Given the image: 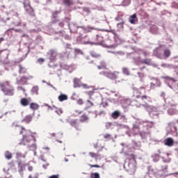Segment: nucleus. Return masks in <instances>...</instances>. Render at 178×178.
Listing matches in <instances>:
<instances>
[{
	"mask_svg": "<svg viewBox=\"0 0 178 178\" xmlns=\"http://www.w3.org/2000/svg\"><path fill=\"white\" fill-rule=\"evenodd\" d=\"M17 127L19 129V134L22 136L19 145H26L29 148L37 149V145H35V142L37 141L35 138L37 132H33L31 130L27 129L22 125H18Z\"/></svg>",
	"mask_w": 178,
	"mask_h": 178,
	"instance_id": "nucleus-1",
	"label": "nucleus"
},
{
	"mask_svg": "<svg viewBox=\"0 0 178 178\" xmlns=\"http://www.w3.org/2000/svg\"><path fill=\"white\" fill-rule=\"evenodd\" d=\"M150 99L151 97H148L147 95H143L140 97V102L137 100L134 101V105H135L136 108H141V106H144V108H146L147 111H149L150 112L156 111V107L148 105L147 102H149Z\"/></svg>",
	"mask_w": 178,
	"mask_h": 178,
	"instance_id": "nucleus-2",
	"label": "nucleus"
},
{
	"mask_svg": "<svg viewBox=\"0 0 178 178\" xmlns=\"http://www.w3.org/2000/svg\"><path fill=\"white\" fill-rule=\"evenodd\" d=\"M0 88L4 95L12 97L15 95V88L10 84V81H6L0 83Z\"/></svg>",
	"mask_w": 178,
	"mask_h": 178,
	"instance_id": "nucleus-3",
	"label": "nucleus"
},
{
	"mask_svg": "<svg viewBox=\"0 0 178 178\" xmlns=\"http://www.w3.org/2000/svg\"><path fill=\"white\" fill-rule=\"evenodd\" d=\"M147 90V88L145 86H140L139 88H134L133 91V97L134 98H136L139 99V98H141V95H143V91L144 94H145Z\"/></svg>",
	"mask_w": 178,
	"mask_h": 178,
	"instance_id": "nucleus-4",
	"label": "nucleus"
},
{
	"mask_svg": "<svg viewBox=\"0 0 178 178\" xmlns=\"http://www.w3.org/2000/svg\"><path fill=\"white\" fill-rule=\"evenodd\" d=\"M83 44H102L104 42V37L97 35L95 39L93 41L86 40V38L83 39Z\"/></svg>",
	"mask_w": 178,
	"mask_h": 178,
	"instance_id": "nucleus-5",
	"label": "nucleus"
},
{
	"mask_svg": "<svg viewBox=\"0 0 178 178\" xmlns=\"http://www.w3.org/2000/svg\"><path fill=\"white\" fill-rule=\"evenodd\" d=\"M9 58V52L6 50L0 51V60L3 63H8V58Z\"/></svg>",
	"mask_w": 178,
	"mask_h": 178,
	"instance_id": "nucleus-6",
	"label": "nucleus"
},
{
	"mask_svg": "<svg viewBox=\"0 0 178 178\" xmlns=\"http://www.w3.org/2000/svg\"><path fill=\"white\" fill-rule=\"evenodd\" d=\"M47 55L49 56L50 62H55L56 60V56H58V52L55 49H50Z\"/></svg>",
	"mask_w": 178,
	"mask_h": 178,
	"instance_id": "nucleus-7",
	"label": "nucleus"
},
{
	"mask_svg": "<svg viewBox=\"0 0 178 178\" xmlns=\"http://www.w3.org/2000/svg\"><path fill=\"white\" fill-rule=\"evenodd\" d=\"M24 8L26 12H27L31 16H32L33 17H35L34 9L33 8V7H31L30 3H29L27 5H26V3H24Z\"/></svg>",
	"mask_w": 178,
	"mask_h": 178,
	"instance_id": "nucleus-8",
	"label": "nucleus"
},
{
	"mask_svg": "<svg viewBox=\"0 0 178 178\" xmlns=\"http://www.w3.org/2000/svg\"><path fill=\"white\" fill-rule=\"evenodd\" d=\"M153 55L158 58L159 59H163V54H162V49L161 47H157L154 49Z\"/></svg>",
	"mask_w": 178,
	"mask_h": 178,
	"instance_id": "nucleus-9",
	"label": "nucleus"
},
{
	"mask_svg": "<svg viewBox=\"0 0 178 178\" xmlns=\"http://www.w3.org/2000/svg\"><path fill=\"white\" fill-rule=\"evenodd\" d=\"M106 76L108 79H111V80H116L119 77V72H107Z\"/></svg>",
	"mask_w": 178,
	"mask_h": 178,
	"instance_id": "nucleus-10",
	"label": "nucleus"
},
{
	"mask_svg": "<svg viewBox=\"0 0 178 178\" xmlns=\"http://www.w3.org/2000/svg\"><path fill=\"white\" fill-rule=\"evenodd\" d=\"M155 87H161V81L158 79H153L150 83V89L154 90Z\"/></svg>",
	"mask_w": 178,
	"mask_h": 178,
	"instance_id": "nucleus-11",
	"label": "nucleus"
},
{
	"mask_svg": "<svg viewBox=\"0 0 178 178\" xmlns=\"http://www.w3.org/2000/svg\"><path fill=\"white\" fill-rule=\"evenodd\" d=\"M31 79H33V76L31 75L22 76L19 81H18V84H26L27 80H31Z\"/></svg>",
	"mask_w": 178,
	"mask_h": 178,
	"instance_id": "nucleus-12",
	"label": "nucleus"
},
{
	"mask_svg": "<svg viewBox=\"0 0 178 178\" xmlns=\"http://www.w3.org/2000/svg\"><path fill=\"white\" fill-rule=\"evenodd\" d=\"M31 102V98H22L20 100V104L22 106H29V105H30Z\"/></svg>",
	"mask_w": 178,
	"mask_h": 178,
	"instance_id": "nucleus-13",
	"label": "nucleus"
},
{
	"mask_svg": "<svg viewBox=\"0 0 178 178\" xmlns=\"http://www.w3.org/2000/svg\"><path fill=\"white\" fill-rule=\"evenodd\" d=\"M129 22L131 24H136L138 22V18H137V14H134L131 15L129 18Z\"/></svg>",
	"mask_w": 178,
	"mask_h": 178,
	"instance_id": "nucleus-14",
	"label": "nucleus"
},
{
	"mask_svg": "<svg viewBox=\"0 0 178 178\" xmlns=\"http://www.w3.org/2000/svg\"><path fill=\"white\" fill-rule=\"evenodd\" d=\"M173 144H175L173 138H168L167 139L165 140V145H167L168 147H172Z\"/></svg>",
	"mask_w": 178,
	"mask_h": 178,
	"instance_id": "nucleus-15",
	"label": "nucleus"
},
{
	"mask_svg": "<svg viewBox=\"0 0 178 178\" xmlns=\"http://www.w3.org/2000/svg\"><path fill=\"white\" fill-rule=\"evenodd\" d=\"M70 126H72V127H75L76 130H79V121L77 120H72L70 121Z\"/></svg>",
	"mask_w": 178,
	"mask_h": 178,
	"instance_id": "nucleus-16",
	"label": "nucleus"
},
{
	"mask_svg": "<svg viewBox=\"0 0 178 178\" xmlns=\"http://www.w3.org/2000/svg\"><path fill=\"white\" fill-rule=\"evenodd\" d=\"M30 109L32 111H38L40 108V105L37 103H31L29 106Z\"/></svg>",
	"mask_w": 178,
	"mask_h": 178,
	"instance_id": "nucleus-17",
	"label": "nucleus"
},
{
	"mask_svg": "<svg viewBox=\"0 0 178 178\" xmlns=\"http://www.w3.org/2000/svg\"><path fill=\"white\" fill-rule=\"evenodd\" d=\"M172 53L170 52V49H166L163 51V59H166L170 56V54Z\"/></svg>",
	"mask_w": 178,
	"mask_h": 178,
	"instance_id": "nucleus-18",
	"label": "nucleus"
},
{
	"mask_svg": "<svg viewBox=\"0 0 178 178\" xmlns=\"http://www.w3.org/2000/svg\"><path fill=\"white\" fill-rule=\"evenodd\" d=\"M97 69H99V70H102V69H106V63H105V61H104V60H100V65H97Z\"/></svg>",
	"mask_w": 178,
	"mask_h": 178,
	"instance_id": "nucleus-19",
	"label": "nucleus"
},
{
	"mask_svg": "<svg viewBox=\"0 0 178 178\" xmlns=\"http://www.w3.org/2000/svg\"><path fill=\"white\" fill-rule=\"evenodd\" d=\"M79 121L81 123H86V122H88V115H87V114H83L80 117Z\"/></svg>",
	"mask_w": 178,
	"mask_h": 178,
	"instance_id": "nucleus-20",
	"label": "nucleus"
},
{
	"mask_svg": "<svg viewBox=\"0 0 178 178\" xmlns=\"http://www.w3.org/2000/svg\"><path fill=\"white\" fill-rule=\"evenodd\" d=\"M67 95L61 94L58 96V101H60V102H63V101H67Z\"/></svg>",
	"mask_w": 178,
	"mask_h": 178,
	"instance_id": "nucleus-21",
	"label": "nucleus"
},
{
	"mask_svg": "<svg viewBox=\"0 0 178 178\" xmlns=\"http://www.w3.org/2000/svg\"><path fill=\"white\" fill-rule=\"evenodd\" d=\"M63 3L66 6H72L74 2H73V0H63Z\"/></svg>",
	"mask_w": 178,
	"mask_h": 178,
	"instance_id": "nucleus-22",
	"label": "nucleus"
},
{
	"mask_svg": "<svg viewBox=\"0 0 178 178\" xmlns=\"http://www.w3.org/2000/svg\"><path fill=\"white\" fill-rule=\"evenodd\" d=\"M81 82L79 81L78 79L74 80V88H80L81 87Z\"/></svg>",
	"mask_w": 178,
	"mask_h": 178,
	"instance_id": "nucleus-23",
	"label": "nucleus"
},
{
	"mask_svg": "<svg viewBox=\"0 0 178 178\" xmlns=\"http://www.w3.org/2000/svg\"><path fill=\"white\" fill-rule=\"evenodd\" d=\"M90 55L92 58H101V54L99 53H97L96 51H91Z\"/></svg>",
	"mask_w": 178,
	"mask_h": 178,
	"instance_id": "nucleus-24",
	"label": "nucleus"
},
{
	"mask_svg": "<svg viewBox=\"0 0 178 178\" xmlns=\"http://www.w3.org/2000/svg\"><path fill=\"white\" fill-rule=\"evenodd\" d=\"M120 116V113L118 111H115L111 114V117L113 118V119H118V118H119Z\"/></svg>",
	"mask_w": 178,
	"mask_h": 178,
	"instance_id": "nucleus-25",
	"label": "nucleus"
},
{
	"mask_svg": "<svg viewBox=\"0 0 178 178\" xmlns=\"http://www.w3.org/2000/svg\"><path fill=\"white\" fill-rule=\"evenodd\" d=\"M31 120H33V116H31L30 115L25 116V118L24 119V122H25V123H30V122H31Z\"/></svg>",
	"mask_w": 178,
	"mask_h": 178,
	"instance_id": "nucleus-26",
	"label": "nucleus"
},
{
	"mask_svg": "<svg viewBox=\"0 0 178 178\" xmlns=\"http://www.w3.org/2000/svg\"><path fill=\"white\" fill-rule=\"evenodd\" d=\"M16 158L17 159H22V158H24V159L26 158V154H22V152H17L16 153Z\"/></svg>",
	"mask_w": 178,
	"mask_h": 178,
	"instance_id": "nucleus-27",
	"label": "nucleus"
},
{
	"mask_svg": "<svg viewBox=\"0 0 178 178\" xmlns=\"http://www.w3.org/2000/svg\"><path fill=\"white\" fill-rule=\"evenodd\" d=\"M122 72L123 74H125V76H130V71L127 67H122Z\"/></svg>",
	"mask_w": 178,
	"mask_h": 178,
	"instance_id": "nucleus-28",
	"label": "nucleus"
},
{
	"mask_svg": "<svg viewBox=\"0 0 178 178\" xmlns=\"http://www.w3.org/2000/svg\"><path fill=\"white\" fill-rule=\"evenodd\" d=\"M4 155L6 159H12L13 155H12V153H10L9 151H6Z\"/></svg>",
	"mask_w": 178,
	"mask_h": 178,
	"instance_id": "nucleus-29",
	"label": "nucleus"
},
{
	"mask_svg": "<svg viewBox=\"0 0 178 178\" xmlns=\"http://www.w3.org/2000/svg\"><path fill=\"white\" fill-rule=\"evenodd\" d=\"M90 178H99V174L98 172H93L90 175Z\"/></svg>",
	"mask_w": 178,
	"mask_h": 178,
	"instance_id": "nucleus-30",
	"label": "nucleus"
},
{
	"mask_svg": "<svg viewBox=\"0 0 178 178\" xmlns=\"http://www.w3.org/2000/svg\"><path fill=\"white\" fill-rule=\"evenodd\" d=\"M56 113H57V115H62V113H63V111L61 108H56L55 111Z\"/></svg>",
	"mask_w": 178,
	"mask_h": 178,
	"instance_id": "nucleus-31",
	"label": "nucleus"
},
{
	"mask_svg": "<svg viewBox=\"0 0 178 178\" xmlns=\"http://www.w3.org/2000/svg\"><path fill=\"white\" fill-rule=\"evenodd\" d=\"M104 138L111 140V138H112V135L110 134H106L105 135H104Z\"/></svg>",
	"mask_w": 178,
	"mask_h": 178,
	"instance_id": "nucleus-32",
	"label": "nucleus"
},
{
	"mask_svg": "<svg viewBox=\"0 0 178 178\" xmlns=\"http://www.w3.org/2000/svg\"><path fill=\"white\" fill-rule=\"evenodd\" d=\"M89 155L91 156V158H98V154L94 152H89Z\"/></svg>",
	"mask_w": 178,
	"mask_h": 178,
	"instance_id": "nucleus-33",
	"label": "nucleus"
},
{
	"mask_svg": "<svg viewBox=\"0 0 178 178\" xmlns=\"http://www.w3.org/2000/svg\"><path fill=\"white\" fill-rule=\"evenodd\" d=\"M143 63H145V65H151V60L149 59H145L143 61Z\"/></svg>",
	"mask_w": 178,
	"mask_h": 178,
	"instance_id": "nucleus-34",
	"label": "nucleus"
},
{
	"mask_svg": "<svg viewBox=\"0 0 178 178\" xmlns=\"http://www.w3.org/2000/svg\"><path fill=\"white\" fill-rule=\"evenodd\" d=\"M37 62H38V63H40V65H42V63H44V62H45V59H44L42 58H40L38 59Z\"/></svg>",
	"mask_w": 178,
	"mask_h": 178,
	"instance_id": "nucleus-35",
	"label": "nucleus"
},
{
	"mask_svg": "<svg viewBox=\"0 0 178 178\" xmlns=\"http://www.w3.org/2000/svg\"><path fill=\"white\" fill-rule=\"evenodd\" d=\"M58 15H59V12H58V11H54V12L52 13V17H53V19H56Z\"/></svg>",
	"mask_w": 178,
	"mask_h": 178,
	"instance_id": "nucleus-36",
	"label": "nucleus"
},
{
	"mask_svg": "<svg viewBox=\"0 0 178 178\" xmlns=\"http://www.w3.org/2000/svg\"><path fill=\"white\" fill-rule=\"evenodd\" d=\"M19 73H26V69L23 67L22 65H19Z\"/></svg>",
	"mask_w": 178,
	"mask_h": 178,
	"instance_id": "nucleus-37",
	"label": "nucleus"
},
{
	"mask_svg": "<svg viewBox=\"0 0 178 178\" xmlns=\"http://www.w3.org/2000/svg\"><path fill=\"white\" fill-rule=\"evenodd\" d=\"M94 91H95V90L88 91L86 94L89 95V97H92V95H94Z\"/></svg>",
	"mask_w": 178,
	"mask_h": 178,
	"instance_id": "nucleus-38",
	"label": "nucleus"
},
{
	"mask_svg": "<svg viewBox=\"0 0 178 178\" xmlns=\"http://www.w3.org/2000/svg\"><path fill=\"white\" fill-rule=\"evenodd\" d=\"M32 91L33 92H35V94H38V87L37 86H34L32 89Z\"/></svg>",
	"mask_w": 178,
	"mask_h": 178,
	"instance_id": "nucleus-39",
	"label": "nucleus"
},
{
	"mask_svg": "<svg viewBox=\"0 0 178 178\" xmlns=\"http://www.w3.org/2000/svg\"><path fill=\"white\" fill-rule=\"evenodd\" d=\"M77 104L79 105H83V104H84V102L83 101V99H79L77 100Z\"/></svg>",
	"mask_w": 178,
	"mask_h": 178,
	"instance_id": "nucleus-40",
	"label": "nucleus"
},
{
	"mask_svg": "<svg viewBox=\"0 0 178 178\" xmlns=\"http://www.w3.org/2000/svg\"><path fill=\"white\" fill-rule=\"evenodd\" d=\"M81 87H82V88H90L88 85L84 83H81Z\"/></svg>",
	"mask_w": 178,
	"mask_h": 178,
	"instance_id": "nucleus-41",
	"label": "nucleus"
},
{
	"mask_svg": "<svg viewBox=\"0 0 178 178\" xmlns=\"http://www.w3.org/2000/svg\"><path fill=\"white\" fill-rule=\"evenodd\" d=\"M17 90H21V91H23V92H26V89H24V88L22 86H18Z\"/></svg>",
	"mask_w": 178,
	"mask_h": 178,
	"instance_id": "nucleus-42",
	"label": "nucleus"
},
{
	"mask_svg": "<svg viewBox=\"0 0 178 178\" xmlns=\"http://www.w3.org/2000/svg\"><path fill=\"white\" fill-rule=\"evenodd\" d=\"M29 178H38V174H35L34 175H29Z\"/></svg>",
	"mask_w": 178,
	"mask_h": 178,
	"instance_id": "nucleus-43",
	"label": "nucleus"
},
{
	"mask_svg": "<svg viewBox=\"0 0 178 178\" xmlns=\"http://www.w3.org/2000/svg\"><path fill=\"white\" fill-rule=\"evenodd\" d=\"M49 178H59V175H54L49 176Z\"/></svg>",
	"mask_w": 178,
	"mask_h": 178,
	"instance_id": "nucleus-44",
	"label": "nucleus"
},
{
	"mask_svg": "<svg viewBox=\"0 0 178 178\" xmlns=\"http://www.w3.org/2000/svg\"><path fill=\"white\" fill-rule=\"evenodd\" d=\"M83 113V111H79V110L75 111V115H81Z\"/></svg>",
	"mask_w": 178,
	"mask_h": 178,
	"instance_id": "nucleus-45",
	"label": "nucleus"
},
{
	"mask_svg": "<svg viewBox=\"0 0 178 178\" xmlns=\"http://www.w3.org/2000/svg\"><path fill=\"white\" fill-rule=\"evenodd\" d=\"M58 25L60 26V27H64V26H65V22H60L58 23Z\"/></svg>",
	"mask_w": 178,
	"mask_h": 178,
	"instance_id": "nucleus-46",
	"label": "nucleus"
},
{
	"mask_svg": "<svg viewBox=\"0 0 178 178\" xmlns=\"http://www.w3.org/2000/svg\"><path fill=\"white\" fill-rule=\"evenodd\" d=\"M88 104H89V106H94V103H92L91 101L90 100H88L87 101Z\"/></svg>",
	"mask_w": 178,
	"mask_h": 178,
	"instance_id": "nucleus-47",
	"label": "nucleus"
},
{
	"mask_svg": "<svg viewBox=\"0 0 178 178\" xmlns=\"http://www.w3.org/2000/svg\"><path fill=\"white\" fill-rule=\"evenodd\" d=\"M90 168H100L98 165H90Z\"/></svg>",
	"mask_w": 178,
	"mask_h": 178,
	"instance_id": "nucleus-48",
	"label": "nucleus"
},
{
	"mask_svg": "<svg viewBox=\"0 0 178 178\" xmlns=\"http://www.w3.org/2000/svg\"><path fill=\"white\" fill-rule=\"evenodd\" d=\"M58 22H59L58 19H54L51 22V24H55V23H58Z\"/></svg>",
	"mask_w": 178,
	"mask_h": 178,
	"instance_id": "nucleus-49",
	"label": "nucleus"
},
{
	"mask_svg": "<svg viewBox=\"0 0 178 178\" xmlns=\"http://www.w3.org/2000/svg\"><path fill=\"white\" fill-rule=\"evenodd\" d=\"M33 166H29L28 168V170H29V172H33Z\"/></svg>",
	"mask_w": 178,
	"mask_h": 178,
	"instance_id": "nucleus-50",
	"label": "nucleus"
},
{
	"mask_svg": "<svg viewBox=\"0 0 178 178\" xmlns=\"http://www.w3.org/2000/svg\"><path fill=\"white\" fill-rule=\"evenodd\" d=\"M163 161L166 162L167 163H169V162H170V159H163Z\"/></svg>",
	"mask_w": 178,
	"mask_h": 178,
	"instance_id": "nucleus-51",
	"label": "nucleus"
},
{
	"mask_svg": "<svg viewBox=\"0 0 178 178\" xmlns=\"http://www.w3.org/2000/svg\"><path fill=\"white\" fill-rule=\"evenodd\" d=\"M41 160L43 161V162H47V159H44V156H40Z\"/></svg>",
	"mask_w": 178,
	"mask_h": 178,
	"instance_id": "nucleus-52",
	"label": "nucleus"
},
{
	"mask_svg": "<svg viewBox=\"0 0 178 178\" xmlns=\"http://www.w3.org/2000/svg\"><path fill=\"white\" fill-rule=\"evenodd\" d=\"M163 170H168V165H165L164 168L163 167Z\"/></svg>",
	"mask_w": 178,
	"mask_h": 178,
	"instance_id": "nucleus-53",
	"label": "nucleus"
},
{
	"mask_svg": "<svg viewBox=\"0 0 178 178\" xmlns=\"http://www.w3.org/2000/svg\"><path fill=\"white\" fill-rule=\"evenodd\" d=\"M2 41H5V39L3 38H0V44Z\"/></svg>",
	"mask_w": 178,
	"mask_h": 178,
	"instance_id": "nucleus-54",
	"label": "nucleus"
},
{
	"mask_svg": "<svg viewBox=\"0 0 178 178\" xmlns=\"http://www.w3.org/2000/svg\"><path fill=\"white\" fill-rule=\"evenodd\" d=\"M131 156H132L133 159H134V161H136V156H134V154H131Z\"/></svg>",
	"mask_w": 178,
	"mask_h": 178,
	"instance_id": "nucleus-55",
	"label": "nucleus"
},
{
	"mask_svg": "<svg viewBox=\"0 0 178 178\" xmlns=\"http://www.w3.org/2000/svg\"><path fill=\"white\" fill-rule=\"evenodd\" d=\"M143 69H145V67H143L140 68V70H143Z\"/></svg>",
	"mask_w": 178,
	"mask_h": 178,
	"instance_id": "nucleus-56",
	"label": "nucleus"
},
{
	"mask_svg": "<svg viewBox=\"0 0 178 178\" xmlns=\"http://www.w3.org/2000/svg\"><path fill=\"white\" fill-rule=\"evenodd\" d=\"M60 59H63V56H60Z\"/></svg>",
	"mask_w": 178,
	"mask_h": 178,
	"instance_id": "nucleus-57",
	"label": "nucleus"
},
{
	"mask_svg": "<svg viewBox=\"0 0 178 178\" xmlns=\"http://www.w3.org/2000/svg\"><path fill=\"white\" fill-rule=\"evenodd\" d=\"M18 165L20 166V162L18 163Z\"/></svg>",
	"mask_w": 178,
	"mask_h": 178,
	"instance_id": "nucleus-58",
	"label": "nucleus"
},
{
	"mask_svg": "<svg viewBox=\"0 0 178 178\" xmlns=\"http://www.w3.org/2000/svg\"><path fill=\"white\" fill-rule=\"evenodd\" d=\"M53 136H55V134H53Z\"/></svg>",
	"mask_w": 178,
	"mask_h": 178,
	"instance_id": "nucleus-59",
	"label": "nucleus"
}]
</instances>
